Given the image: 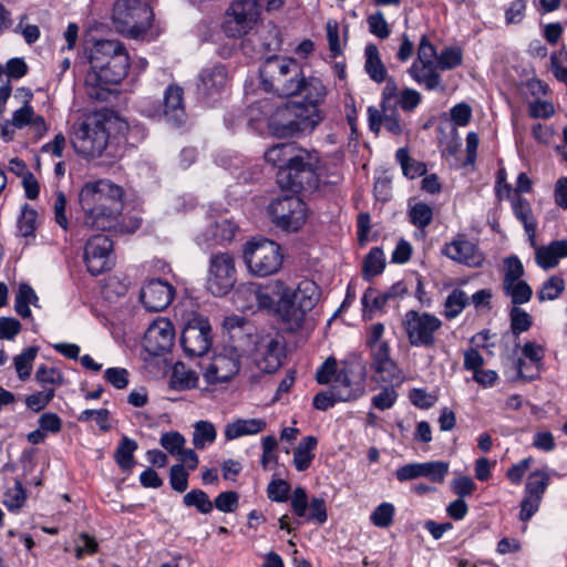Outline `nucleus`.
I'll return each mask as SVG.
<instances>
[{
  "mask_svg": "<svg viewBox=\"0 0 567 567\" xmlns=\"http://www.w3.org/2000/svg\"><path fill=\"white\" fill-rule=\"evenodd\" d=\"M265 161L278 168L276 179L282 189L312 192L328 177L318 152L301 148L296 143L272 145L265 152Z\"/></svg>",
  "mask_w": 567,
  "mask_h": 567,
  "instance_id": "obj_1",
  "label": "nucleus"
},
{
  "mask_svg": "<svg viewBox=\"0 0 567 567\" xmlns=\"http://www.w3.org/2000/svg\"><path fill=\"white\" fill-rule=\"evenodd\" d=\"M130 58L118 40H99L90 50V70L84 80L86 94L96 101H106L111 85L127 74Z\"/></svg>",
  "mask_w": 567,
  "mask_h": 567,
  "instance_id": "obj_2",
  "label": "nucleus"
},
{
  "mask_svg": "<svg viewBox=\"0 0 567 567\" xmlns=\"http://www.w3.org/2000/svg\"><path fill=\"white\" fill-rule=\"evenodd\" d=\"M123 196V188L110 179L85 183L79 193L83 225L102 231H122Z\"/></svg>",
  "mask_w": 567,
  "mask_h": 567,
  "instance_id": "obj_3",
  "label": "nucleus"
},
{
  "mask_svg": "<svg viewBox=\"0 0 567 567\" xmlns=\"http://www.w3.org/2000/svg\"><path fill=\"white\" fill-rule=\"evenodd\" d=\"M323 118L324 113L320 109L298 102H287L271 114L268 127L276 137H296L312 133Z\"/></svg>",
  "mask_w": 567,
  "mask_h": 567,
  "instance_id": "obj_4",
  "label": "nucleus"
},
{
  "mask_svg": "<svg viewBox=\"0 0 567 567\" xmlns=\"http://www.w3.org/2000/svg\"><path fill=\"white\" fill-rule=\"evenodd\" d=\"M260 84L267 92L280 96H295L301 93L303 71L300 63L287 56H270L261 65Z\"/></svg>",
  "mask_w": 567,
  "mask_h": 567,
  "instance_id": "obj_5",
  "label": "nucleus"
},
{
  "mask_svg": "<svg viewBox=\"0 0 567 567\" xmlns=\"http://www.w3.org/2000/svg\"><path fill=\"white\" fill-rule=\"evenodd\" d=\"M276 287L281 292V298L277 300L276 312L290 328H299L307 312L319 301V286L313 280L302 279L295 289L281 280H277Z\"/></svg>",
  "mask_w": 567,
  "mask_h": 567,
  "instance_id": "obj_6",
  "label": "nucleus"
},
{
  "mask_svg": "<svg viewBox=\"0 0 567 567\" xmlns=\"http://www.w3.org/2000/svg\"><path fill=\"white\" fill-rule=\"evenodd\" d=\"M107 120L101 113H91L72 125L70 140L76 154L85 158L102 156L109 144Z\"/></svg>",
  "mask_w": 567,
  "mask_h": 567,
  "instance_id": "obj_7",
  "label": "nucleus"
},
{
  "mask_svg": "<svg viewBox=\"0 0 567 567\" xmlns=\"http://www.w3.org/2000/svg\"><path fill=\"white\" fill-rule=\"evenodd\" d=\"M153 12L141 0H117L113 7L112 20L117 32L138 38L151 27Z\"/></svg>",
  "mask_w": 567,
  "mask_h": 567,
  "instance_id": "obj_8",
  "label": "nucleus"
},
{
  "mask_svg": "<svg viewBox=\"0 0 567 567\" xmlns=\"http://www.w3.org/2000/svg\"><path fill=\"white\" fill-rule=\"evenodd\" d=\"M244 261L255 276L267 277L276 274L282 266L281 247L266 238H255L244 247Z\"/></svg>",
  "mask_w": 567,
  "mask_h": 567,
  "instance_id": "obj_9",
  "label": "nucleus"
},
{
  "mask_svg": "<svg viewBox=\"0 0 567 567\" xmlns=\"http://www.w3.org/2000/svg\"><path fill=\"white\" fill-rule=\"evenodd\" d=\"M367 367L358 357L342 362L331 386L340 402L353 401L365 392Z\"/></svg>",
  "mask_w": 567,
  "mask_h": 567,
  "instance_id": "obj_10",
  "label": "nucleus"
},
{
  "mask_svg": "<svg viewBox=\"0 0 567 567\" xmlns=\"http://www.w3.org/2000/svg\"><path fill=\"white\" fill-rule=\"evenodd\" d=\"M442 326L439 317L426 311L409 310L402 318V328L412 347L433 348Z\"/></svg>",
  "mask_w": 567,
  "mask_h": 567,
  "instance_id": "obj_11",
  "label": "nucleus"
},
{
  "mask_svg": "<svg viewBox=\"0 0 567 567\" xmlns=\"http://www.w3.org/2000/svg\"><path fill=\"white\" fill-rule=\"evenodd\" d=\"M268 214L278 228L297 231L305 225L308 210L306 203L299 196L284 195L271 200Z\"/></svg>",
  "mask_w": 567,
  "mask_h": 567,
  "instance_id": "obj_12",
  "label": "nucleus"
},
{
  "mask_svg": "<svg viewBox=\"0 0 567 567\" xmlns=\"http://www.w3.org/2000/svg\"><path fill=\"white\" fill-rule=\"evenodd\" d=\"M235 259L229 252H216L209 258L207 289L212 295L223 297L235 286L237 280Z\"/></svg>",
  "mask_w": 567,
  "mask_h": 567,
  "instance_id": "obj_13",
  "label": "nucleus"
},
{
  "mask_svg": "<svg viewBox=\"0 0 567 567\" xmlns=\"http://www.w3.org/2000/svg\"><path fill=\"white\" fill-rule=\"evenodd\" d=\"M259 14L257 0H235L226 11L223 30L230 38L247 34L258 21Z\"/></svg>",
  "mask_w": 567,
  "mask_h": 567,
  "instance_id": "obj_14",
  "label": "nucleus"
},
{
  "mask_svg": "<svg viewBox=\"0 0 567 567\" xmlns=\"http://www.w3.org/2000/svg\"><path fill=\"white\" fill-rule=\"evenodd\" d=\"M181 344L188 357H202L212 347V327L207 319L195 317L187 322L181 334Z\"/></svg>",
  "mask_w": 567,
  "mask_h": 567,
  "instance_id": "obj_15",
  "label": "nucleus"
},
{
  "mask_svg": "<svg viewBox=\"0 0 567 567\" xmlns=\"http://www.w3.org/2000/svg\"><path fill=\"white\" fill-rule=\"evenodd\" d=\"M84 261L89 272L97 276L114 265L113 241L107 235L92 236L84 248Z\"/></svg>",
  "mask_w": 567,
  "mask_h": 567,
  "instance_id": "obj_16",
  "label": "nucleus"
},
{
  "mask_svg": "<svg viewBox=\"0 0 567 567\" xmlns=\"http://www.w3.org/2000/svg\"><path fill=\"white\" fill-rule=\"evenodd\" d=\"M286 355L285 346L275 337L264 336L255 344L254 361L265 373L276 372L282 364Z\"/></svg>",
  "mask_w": 567,
  "mask_h": 567,
  "instance_id": "obj_17",
  "label": "nucleus"
},
{
  "mask_svg": "<svg viewBox=\"0 0 567 567\" xmlns=\"http://www.w3.org/2000/svg\"><path fill=\"white\" fill-rule=\"evenodd\" d=\"M203 377L208 384L228 382L240 369V359L236 352L218 353L200 365Z\"/></svg>",
  "mask_w": 567,
  "mask_h": 567,
  "instance_id": "obj_18",
  "label": "nucleus"
},
{
  "mask_svg": "<svg viewBox=\"0 0 567 567\" xmlns=\"http://www.w3.org/2000/svg\"><path fill=\"white\" fill-rule=\"evenodd\" d=\"M175 330L173 323L166 318L154 320L147 328L143 347L151 355H161L171 350L174 344Z\"/></svg>",
  "mask_w": 567,
  "mask_h": 567,
  "instance_id": "obj_19",
  "label": "nucleus"
},
{
  "mask_svg": "<svg viewBox=\"0 0 567 567\" xmlns=\"http://www.w3.org/2000/svg\"><path fill=\"white\" fill-rule=\"evenodd\" d=\"M442 254L468 267H481L485 260L477 245L465 235H457L451 243L445 244Z\"/></svg>",
  "mask_w": 567,
  "mask_h": 567,
  "instance_id": "obj_20",
  "label": "nucleus"
},
{
  "mask_svg": "<svg viewBox=\"0 0 567 567\" xmlns=\"http://www.w3.org/2000/svg\"><path fill=\"white\" fill-rule=\"evenodd\" d=\"M174 288L162 279L150 280L141 290V301L148 311L164 310L173 300Z\"/></svg>",
  "mask_w": 567,
  "mask_h": 567,
  "instance_id": "obj_21",
  "label": "nucleus"
},
{
  "mask_svg": "<svg viewBox=\"0 0 567 567\" xmlns=\"http://www.w3.org/2000/svg\"><path fill=\"white\" fill-rule=\"evenodd\" d=\"M228 82V74L226 68L221 64H216L202 70L199 73V81L197 91L204 99H212L221 94L226 89Z\"/></svg>",
  "mask_w": 567,
  "mask_h": 567,
  "instance_id": "obj_22",
  "label": "nucleus"
},
{
  "mask_svg": "<svg viewBox=\"0 0 567 567\" xmlns=\"http://www.w3.org/2000/svg\"><path fill=\"white\" fill-rule=\"evenodd\" d=\"M163 116L173 126H181L186 121L184 105V91L181 86L172 84L164 92Z\"/></svg>",
  "mask_w": 567,
  "mask_h": 567,
  "instance_id": "obj_23",
  "label": "nucleus"
},
{
  "mask_svg": "<svg viewBox=\"0 0 567 567\" xmlns=\"http://www.w3.org/2000/svg\"><path fill=\"white\" fill-rule=\"evenodd\" d=\"M372 362L371 367L381 379L386 382H393L400 379V371L395 362L390 357L389 343H380L371 347Z\"/></svg>",
  "mask_w": 567,
  "mask_h": 567,
  "instance_id": "obj_24",
  "label": "nucleus"
},
{
  "mask_svg": "<svg viewBox=\"0 0 567 567\" xmlns=\"http://www.w3.org/2000/svg\"><path fill=\"white\" fill-rule=\"evenodd\" d=\"M436 63L413 62L408 70L412 80L427 91H444L442 78Z\"/></svg>",
  "mask_w": 567,
  "mask_h": 567,
  "instance_id": "obj_25",
  "label": "nucleus"
},
{
  "mask_svg": "<svg viewBox=\"0 0 567 567\" xmlns=\"http://www.w3.org/2000/svg\"><path fill=\"white\" fill-rule=\"evenodd\" d=\"M535 260L543 269L556 267L561 258L567 257V239L553 240L548 245L535 244Z\"/></svg>",
  "mask_w": 567,
  "mask_h": 567,
  "instance_id": "obj_26",
  "label": "nucleus"
},
{
  "mask_svg": "<svg viewBox=\"0 0 567 567\" xmlns=\"http://www.w3.org/2000/svg\"><path fill=\"white\" fill-rule=\"evenodd\" d=\"M266 426L267 422L260 417L236 419L225 425L224 435L226 441H234L241 436L258 434Z\"/></svg>",
  "mask_w": 567,
  "mask_h": 567,
  "instance_id": "obj_27",
  "label": "nucleus"
},
{
  "mask_svg": "<svg viewBox=\"0 0 567 567\" xmlns=\"http://www.w3.org/2000/svg\"><path fill=\"white\" fill-rule=\"evenodd\" d=\"M34 115L32 105H22L12 113L10 120L1 124L0 137L4 142H11L14 138L16 130H22L28 126Z\"/></svg>",
  "mask_w": 567,
  "mask_h": 567,
  "instance_id": "obj_28",
  "label": "nucleus"
},
{
  "mask_svg": "<svg viewBox=\"0 0 567 567\" xmlns=\"http://www.w3.org/2000/svg\"><path fill=\"white\" fill-rule=\"evenodd\" d=\"M512 208L515 217L523 224L530 246L535 247L537 223L533 216L528 200L519 195L515 196L512 199Z\"/></svg>",
  "mask_w": 567,
  "mask_h": 567,
  "instance_id": "obj_29",
  "label": "nucleus"
},
{
  "mask_svg": "<svg viewBox=\"0 0 567 567\" xmlns=\"http://www.w3.org/2000/svg\"><path fill=\"white\" fill-rule=\"evenodd\" d=\"M237 228L238 227L230 219L223 217L212 224L203 236L206 241L224 245L234 239Z\"/></svg>",
  "mask_w": 567,
  "mask_h": 567,
  "instance_id": "obj_30",
  "label": "nucleus"
},
{
  "mask_svg": "<svg viewBox=\"0 0 567 567\" xmlns=\"http://www.w3.org/2000/svg\"><path fill=\"white\" fill-rule=\"evenodd\" d=\"M305 93V100L300 102L302 105H312L316 109H320V105L324 102L328 90L323 82L319 78L303 76L302 91Z\"/></svg>",
  "mask_w": 567,
  "mask_h": 567,
  "instance_id": "obj_31",
  "label": "nucleus"
},
{
  "mask_svg": "<svg viewBox=\"0 0 567 567\" xmlns=\"http://www.w3.org/2000/svg\"><path fill=\"white\" fill-rule=\"evenodd\" d=\"M318 441L315 436L309 435L303 437L293 452V466L298 472L308 470L315 458L313 451L316 450Z\"/></svg>",
  "mask_w": 567,
  "mask_h": 567,
  "instance_id": "obj_32",
  "label": "nucleus"
},
{
  "mask_svg": "<svg viewBox=\"0 0 567 567\" xmlns=\"http://www.w3.org/2000/svg\"><path fill=\"white\" fill-rule=\"evenodd\" d=\"M137 442L123 435L114 452V460L122 471H131L134 465V452L137 450Z\"/></svg>",
  "mask_w": 567,
  "mask_h": 567,
  "instance_id": "obj_33",
  "label": "nucleus"
},
{
  "mask_svg": "<svg viewBox=\"0 0 567 567\" xmlns=\"http://www.w3.org/2000/svg\"><path fill=\"white\" fill-rule=\"evenodd\" d=\"M365 53V64L364 69L369 76L377 83H381L385 81L386 78V69L382 63L379 50L374 44H368L364 50Z\"/></svg>",
  "mask_w": 567,
  "mask_h": 567,
  "instance_id": "obj_34",
  "label": "nucleus"
},
{
  "mask_svg": "<svg viewBox=\"0 0 567 567\" xmlns=\"http://www.w3.org/2000/svg\"><path fill=\"white\" fill-rule=\"evenodd\" d=\"M258 284H241L234 292V302L241 310H254L257 307Z\"/></svg>",
  "mask_w": 567,
  "mask_h": 567,
  "instance_id": "obj_35",
  "label": "nucleus"
},
{
  "mask_svg": "<svg viewBox=\"0 0 567 567\" xmlns=\"http://www.w3.org/2000/svg\"><path fill=\"white\" fill-rule=\"evenodd\" d=\"M38 296L35 291L28 284H21L19 291L16 296L14 309L17 313L22 318H30L31 310L29 305L38 306Z\"/></svg>",
  "mask_w": 567,
  "mask_h": 567,
  "instance_id": "obj_36",
  "label": "nucleus"
},
{
  "mask_svg": "<svg viewBox=\"0 0 567 567\" xmlns=\"http://www.w3.org/2000/svg\"><path fill=\"white\" fill-rule=\"evenodd\" d=\"M216 436L217 431L212 422L200 420L194 424L193 444L196 449H205L207 444L215 442Z\"/></svg>",
  "mask_w": 567,
  "mask_h": 567,
  "instance_id": "obj_37",
  "label": "nucleus"
},
{
  "mask_svg": "<svg viewBox=\"0 0 567 567\" xmlns=\"http://www.w3.org/2000/svg\"><path fill=\"white\" fill-rule=\"evenodd\" d=\"M503 290L505 295L511 298L515 307L527 303L533 296L530 286L522 279L508 284H503Z\"/></svg>",
  "mask_w": 567,
  "mask_h": 567,
  "instance_id": "obj_38",
  "label": "nucleus"
},
{
  "mask_svg": "<svg viewBox=\"0 0 567 567\" xmlns=\"http://www.w3.org/2000/svg\"><path fill=\"white\" fill-rule=\"evenodd\" d=\"M385 267L384 254L381 248L374 247L367 255L363 264V279L371 280L380 275Z\"/></svg>",
  "mask_w": 567,
  "mask_h": 567,
  "instance_id": "obj_39",
  "label": "nucleus"
},
{
  "mask_svg": "<svg viewBox=\"0 0 567 567\" xmlns=\"http://www.w3.org/2000/svg\"><path fill=\"white\" fill-rule=\"evenodd\" d=\"M171 386L175 390L193 389L197 386L198 375L184 365H176L171 377Z\"/></svg>",
  "mask_w": 567,
  "mask_h": 567,
  "instance_id": "obj_40",
  "label": "nucleus"
},
{
  "mask_svg": "<svg viewBox=\"0 0 567 567\" xmlns=\"http://www.w3.org/2000/svg\"><path fill=\"white\" fill-rule=\"evenodd\" d=\"M467 295L461 289H454L444 302V316L447 319L456 318L468 305Z\"/></svg>",
  "mask_w": 567,
  "mask_h": 567,
  "instance_id": "obj_41",
  "label": "nucleus"
},
{
  "mask_svg": "<svg viewBox=\"0 0 567 567\" xmlns=\"http://www.w3.org/2000/svg\"><path fill=\"white\" fill-rule=\"evenodd\" d=\"M35 381L45 390V388L61 386L64 383L61 371L53 367L40 365L35 372Z\"/></svg>",
  "mask_w": 567,
  "mask_h": 567,
  "instance_id": "obj_42",
  "label": "nucleus"
},
{
  "mask_svg": "<svg viewBox=\"0 0 567 567\" xmlns=\"http://www.w3.org/2000/svg\"><path fill=\"white\" fill-rule=\"evenodd\" d=\"M38 354L37 347H29L13 359L14 368L20 380H27L32 370V362Z\"/></svg>",
  "mask_w": 567,
  "mask_h": 567,
  "instance_id": "obj_43",
  "label": "nucleus"
},
{
  "mask_svg": "<svg viewBox=\"0 0 567 567\" xmlns=\"http://www.w3.org/2000/svg\"><path fill=\"white\" fill-rule=\"evenodd\" d=\"M277 286V280L267 285L261 286L258 284V296H257V307L256 309H268L275 310L277 308V301L274 299V295L278 297V300L281 298V292Z\"/></svg>",
  "mask_w": 567,
  "mask_h": 567,
  "instance_id": "obj_44",
  "label": "nucleus"
},
{
  "mask_svg": "<svg viewBox=\"0 0 567 567\" xmlns=\"http://www.w3.org/2000/svg\"><path fill=\"white\" fill-rule=\"evenodd\" d=\"M449 473V463L432 461L421 463V477H426L433 483H443Z\"/></svg>",
  "mask_w": 567,
  "mask_h": 567,
  "instance_id": "obj_45",
  "label": "nucleus"
},
{
  "mask_svg": "<svg viewBox=\"0 0 567 567\" xmlns=\"http://www.w3.org/2000/svg\"><path fill=\"white\" fill-rule=\"evenodd\" d=\"M183 502L188 507H195L202 514L213 511V503L208 495L202 489H192L184 495Z\"/></svg>",
  "mask_w": 567,
  "mask_h": 567,
  "instance_id": "obj_46",
  "label": "nucleus"
},
{
  "mask_svg": "<svg viewBox=\"0 0 567 567\" xmlns=\"http://www.w3.org/2000/svg\"><path fill=\"white\" fill-rule=\"evenodd\" d=\"M463 52L460 48H445L436 58V66L441 71L452 70L462 64Z\"/></svg>",
  "mask_w": 567,
  "mask_h": 567,
  "instance_id": "obj_47",
  "label": "nucleus"
},
{
  "mask_svg": "<svg viewBox=\"0 0 567 567\" xmlns=\"http://www.w3.org/2000/svg\"><path fill=\"white\" fill-rule=\"evenodd\" d=\"M410 221L417 228H425L433 219V209L425 203H416L409 210Z\"/></svg>",
  "mask_w": 567,
  "mask_h": 567,
  "instance_id": "obj_48",
  "label": "nucleus"
},
{
  "mask_svg": "<svg viewBox=\"0 0 567 567\" xmlns=\"http://www.w3.org/2000/svg\"><path fill=\"white\" fill-rule=\"evenodd\" d=\"M549 476L544 471L533 472L526 483V495L542 499V495L547 488Z\"/></svg>",
  "mask_w": 567,
  "mask_h": 567,
  "instance_id": "obj_49",
  "label": "nucleus"
},
{
  "mask_svg": "<svg viewBox=\"0 0 567 567\" xmlns=\"http://www.w3.org/2000/svg\"><path fill=\"white\" fill-rule=\"evenodd\" d=\"M27 492L20 481H16L14 485L4 493V505L10 512L19 511L25 503Z\"/></svg>",
  "mask_w": 567,
  "mask_h": 567,
  "instance_id": "obj_50",
  "label": "nucleus"
},
{
  "mask_svg": "<svg viewBox=\"0 0 567 567\" xmlns=\"http://www.w3.org/2000/svg\"><path fill=\"white\" fill-rule=\"evenodd\" d=\"M511 330L513 334L518 337L520 333L527 331L533 323L532 317L524 309L513 307L509 312Z\"/></svg>",
  "mask_w": 567,
  "mask_h": 567,
  "instance_id": "obj_51",
  "label": "nucleus"
},
{
  "mask_svg": "<svg viewBox=\"0 0 567 567\" xmlns=\"http://www.w3.org/2000/svg\"><path fill=\"white\" fill-rule=\"evenodd\" d=\"M369 32L379 39H388L391 34V29L386 22L382 11H377L367 18Z\"/></svg>",
  "mask_w": 567,
  "mask_h": 567,
  "instance_id": "obj_52",
  "label": "nucleus"
},
{
  "mask_svg": "<svg viewBox=\"0 0 567 567\" xmlns=\"http://www.w3.org/2000/svg\"><path fill=\"white\" fill-rule=\"evenodd\" d=\"M565 288L564 280L557 276L550 277L545 281L537 292L539 301L554 300L563 292Z\"/></svg>",
  "mask_w": 567,
  "mask_h": 567,
  "instance_id": "obj_53",
  "label": "nucleus"
},
{
  "mask_svg": "<svg viewBox=\"0 0 567 567\" xmlns=\"http://www.w3.org/2000/svg\"><path fill=\"white\" fill-rule=\"evenodd\" d=\"M37 224V212L28 204L22 206L21 216L18 220V230L21 236L29 237L34 234Z\"/></svg>",
  "mask_w": 567,
  "mask_h": 567,
  "instance_id": "obj_54",
  "label": "nucleus"
},
{
  "mask_svg": "<svg viewBox=\"0 0 567 567\" xmlns=\"http://www.w3.org/2000/svg\"><path fill=\"white\" fill-rule=\"evenodd\" d=\"M394 511L391 503H382L372 512L370 519L374 526L386 528L393 522Z\"/></svg>",
  "mask_w": 567,
  "mask_h": 567,
  "instance_id": "obj_55",
  "label": "nucleus"
},
{
  "mask_svg": "<svg viewBox=\"0 0 567 567\" xmlns=\"http://www.w3.org/2000/svg\"><path fill=\"white\" fill-rule=\"evenodd\" d=\"M159 443L171 455L177 456L183 452L186 440L179 432L172 431L162 434Z\"/></svg>",
  "mask_w": 567,
  "mask_h": 567,
  "instance_id": "obj_56",
  "label": "nucleus"
},
{
  "mask_svg": "<svg viewBox=\"0 0 567 567\" xmlns=\"http://www.w3.org/2000/svg\"><path fill=\"white\" fill-rule=\"evenodd\" d=\"M91 419L95 420L96 424L99 425L100 430L103 432H106L111 429L110 424V411L107 409H100V410H84L80 413L78 416V421L80 422H87Z\"/></svg>",
  "mask_w": 567,
  "mask_h": 567,
  "instance_id": "obj_57",
  "label": "nucleus"
},
{
  "mask_svg": "<svg viewBox=\"0 0 567 567\" xmlns=\"http://www.w3.org/2000/svg\"><path fill=\"white\" fill-rule=\"evenodd\" d=\"M551 71L555 78L567 84V50L565 48L550 55Z\"/></svg>",
  "mask_w": 567,
  "mask_h": 567,
  "instance_id": "obj_58",
  "label": "nucleus"
},
{
  "mask_svg": "<svg viewBox=\"0 0 567 567\" xmlns=\"http://www.w3.org/2000/svg\"><path fill=\"white\" fill-rule=\"evenodd\" d=\"M54 395V388H45V390L38 391L27 396L25 404L30 410L39 412L52 401Z\"/></svg>",
  "mask_w": 567,
  "mask_h": 567,
  "instance_id": "obj_59",
  "label": "nucleus"
},
{
  "mask_svg": "<svg viewBox=\"0 0 567 567\" xmlns=\"http://www.w3.org/2000/svg\"><path fill=\"white\" fill-rule=\"evenodd\" d=\"M524 275L522 261L516 256H509L504 259V278L503 284L520 280Z\"/></svg>",
  "mask_w": 567,
  "mask_h": 567,
  "instance_id": "obj_60",
  "label": "nucleus"
},
{
  "mask_svg": "<svg viewBox=\"0 0 567 567\" xmlns=\"http://www.w3.org/2000/svg\"><path fill=\"white\" fill-rule=\"evenodd\" d=\"M309 512H306V519L308 522H316L322 525L327 522V507L326 502L321 497H313L308 504Z\"/></svg>",
  "mask_w": 567,
  "mask_h": 567,
  "instance_id": "obj_61",
  "label": "nucleus"
},
{
  "mask_svg": "<svg viewBox=\"0 0 567 567\" xmlns=\"http://www.w3.org/2000/svg\"><path fill=\"white\" fill-rule=\"evenodd\" d=\"M389 302L384 293H379L374 288H368L362 296V306L364 310L373 312L381 310Z\"/></svg>",
  "mask_w": 567,
  "mask_h": 567,
  "instance_id": "obj_62",
  "label": "nucleus"
},
{
  "mask_svg": "<svg viewBox=\"0 0 567 567\" xmlns=\"http://www.w3.org/2000/svg\"><path fill=\"white\" fill-rule=\"evenodd\" d=\"M188 472L182 464H175L171 467L169 483L174 491L183 493L188 487Z\"/></svg>",
  "mask_w": 567,
  "mask_h": 567,
  "instance_id": "obj_63",
  "label": "nucleus"
},
{
  "mask_svg": "<svg viewBox=\"0 0 567 567\" xmlns=\"http://www.w3.org/2000/svg\"><path fill=\"white\" fill-rule=\"evenodd\" d=\"M337 360L332 357L326 359V361L318 368L316 372V380L319 384L333 383V379L338 373Z\"/></svg>",
  "mask_w": 567,
  "mask_h": 567,
  "instance_id": "obj_64",
  "label": "nucleus"
}]
</instances>
